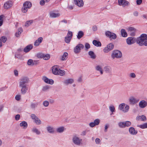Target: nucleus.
<instances>
[{
	"instance_id": "f257e3e1",
	"label": "nucleus",
	"mask_w": 147,
	"mask_h": 147,
	"mask_svg": "<svg viewBox=\"0 0 147 147\" xmlns=\"http://www.w3.org/2000/svg\"><path fill=\"white\" fill-rule=\"evenodd\" d=\"M147 35L146 34H142L140 36L136 39V38L129 37L126 40L127 44L128 45H131L134 44L136 42L140 46H147Z\"/></svg>"
},
{
	"instance_id": "f03ea898",
	"label": "nucleus",
	"mask_w": 147,
	"mask_h": 147,
	"mask_svg": "<svg viewBox=\"0 0 147 147\" xmlns=\"http://www.w3.org/2000/svg\"><path fill=\"white\" fill-rule=\"evenodd\" d=\"M29 81V79L28 77H22L20 79L19 85L28 86V84Z\"/></svg>"
},
{
	"instance_id": "7ed1b4c3",
	"label": "nucleus",
	"mask_w": 147,
	"mask_h": 147,
	"mask_svg": "<svg viewBox=\"0 0 147 147\" xmlns=\"http://www.w3.org/2000/svg\"><path fill=\"white\" fill-rule=\"evenodd\" d=\"M122 54L120 51L118 50H114L113 51L111 54V57L114 59L115 58H120L122 57Z\"/></svg>"
},
{
	"instance_id": "20e7f679",
	"label": "nucleus",
	"mask_w": 147,
	"mask_h": 147,
	"mask_svg": "<svg viewBox=\"0 0 147 147\" xmlns=\"http://www.w3.org/2000/svg\"><path fill=\"white\" fill-rule=\"evenodd\" d=\"M106 36L109 38L111 39H115L117 38V35L116 34L114 33L108 31L106 32Z\"/></svg>"
},
{
	"instance_id": "39448f33",
	"label": "nucleus",
	"mask_w": 147,
	"mask_h": 147,
	"mask_svg": "<svg viewBox=\"0 0 147 147\" xmlns=\"http://www.w3.org/2000/svg\"><path fill=\"white\" fill-rule=\"evenodd\" d=\"M84 47V45L83 44H79L74 48V52L76 54L80 52L81 50L83 49Z\"/></svg>"
},
{
	"instance_id": "423d86ee",
	"label": "nucleus",
	"mask_w": 147,
	"mask_h": 147,
	"mask_svg": "<svg viewBox=\"0 0 147 147\" xmlns=\"http://www.w3.org/2000/svg\"><path fill=\"white\" fill-rule=\"evenodd\" d=\"M114 47V45L112 43L108 44L103 49V51L105 53H107L112 50Z\"/></svg>"
},
{
	"instance_id": "0eeeda50",
	"label": "nucleus",
	"mask_w": 147,
	"mask_h": 147,
	"mask_svg": "<svg viewBox=\"0 0 147 147\" xmlns=\"http://www.w3.org/2000/svg\"><path fill=\"white\" fill-rule=\"evenodd\" d=\"M28 86L19 85L20 88V92L22 94L24 95L26 94L28 90Z\"/></svg>"
},
{
	"instance_id": "6e6552de",
	"label": "nucleus",
	"mask_w": 147,
	"mask_h": 147,
	"mask_svg": "<svg viewBox=\"0 0 147 147\" xmlns=\"http://www.w3.org/2000/svg\"><path fill=\"white\" fill-rule=\"evenodd\" d=\"M72 140L73 142L75 144L78 145H80L81 142L82 141V139H80L76 136H74L73 137Z\"/></svg>"
},
{
	"instance_id": "1a4fd4ad",
	"label": "nucleus",
	"mask_w": 147,
	"mask_h": 147,
	"mask_svg": "<svg viewBox=\"0 0 147 147\" xmlns=\"http://www.w3.org/2000/svg\"><path fill=\"white\" fill-rule=\"evenodd\" d=\"M118 2L119 5H122L123 7L128 6L129 4V2L126 0H118Z\"/></svg>"
},
{
	"instance_id": "9d476101",
	"label": "nucleus",
	"mask_w": 147,
	"mask_h": 147,
	"mask_svg": "<svg viewBox=\"0 0 147 147\" xmlns=\"http://www.w3.org/2000/svg\"><path fill=\"white\" fill-rule=\"evenodd\" d=\"M42 80L45 82L47 84L52 85L54 83V81L52 79H49L45 76H43Z\"/></svg>"
},
{
	"instance_id": "9b49d317",
	"label": "nucleus",
	"mask_w": 147,
	"mask_h": 147,
	"mask_svg": "<svg viewBox=\"0 0 147 147\" xmlns=\"http://www.w3.org/2000/svg\"><path fill=\"white\" fill-rule=\"evenodd\" d=\"M13 3L11 1H8L4 4V7L5 9H8L11 7Z\"/></svg>"
},
{
	"instance_id": "f8f14e48",
	"label": "nucleus",
	"mask_w": 147,
	"mask_h": 147,
	"mask_svg": "<svg viewBox=\"0 0 147 147\" xmlns=\"http://www.w3.org/2000/svg\"><path fill=\"white\" fill-rule=\"evenodd\" d=\"M129 101L130 104L134 105L137 103L139 100L133 97H131L129 99Z\"/></svg>"
},
{
	"instance_id": "ddd939ff",
	"label": "nucleus",
	"mask_w": 147,
	"mask_h": 147,
	"mask_svg": "<svg viewBox=\"0 0 147 147\" xmlns=\"http://www.w3.org/2000/svg\"><path fill=\"white\" fill-rule=\"evenodd\" d=\"M100 122V120L97 119H95L94 122H91L89 123V126L92 127H93L96 125H98Z\"/></svg>"
},
{
	"instance_id": "4468645a",
	"label": "nucleus",
	"mask_w": 147,
	"mask_h": 147,
	"mask_svg": "<svg viewBox=\"0 0 147 147\" xmlns=\"http://www.w3.org/2000/svg\"><path fill=\"white\" fill-rule=\"evenodd\" d=\"M75 4L79 7L83 6L84 3L83 0H74Z\"/></svg>"
},
{
	"instance_id": "2eb2a0df",
	"label": "nucleus",
	"mask_w": 147,
	"mask_h": 147,
	"mask_svg": "<svg viewBox=\"0 0 147 147\" xmlns=\"http://www.w3.org/2000/svg\"><path fill=\"white\" fill-rule=\"evenodd\" d=\"M60 14L59 13H55L53 11H51L49 13L50 17L51 18H56L60 16Z\"/></svg>"
},
{
	"instance_id": "dca6fc26",
	"label": "nucleus",
	"mask_w": 147,
	"mask_h": 147,
	"mask_svg": "<svg viewBox=\"0 0 147 147\" xmlns=\"http://www.w3.org/2000/svg\"><path fill=\"white\" fill-rule=\"evenodd\" d=\"M139 105L140 108H144L147 105V102L144 100H142L139 102Z\"/></svg>"
},
{
	"instance_id": "f3484780",
	"label": "nucleus",
	"mask_w": 147,
	"mask_h": 147,
	"mask_svg": "<svg viewBox=\"0 0 147 147\" xmlns=\"http://www.w3.org/2000/svg\"><path fill=\"white\" fill-rule=\"evenodd\" d=\"M43 40V38L42 37L39 38L38 39L36 40L34 42V45L35 46H37L39 45V44L41 43Z\"/></svg>"
},
{
	"instance_id": "a211bd4d",
	"label": "nucleus",
	"mask_w": 147,
	"mask_h": 147,
	"mask_svg": "<svg viewBox=\"0 0 147 147\" xmlns=\"http://www.w3.org/2000/svg\"><path fill=\"white\" fill-rule=\"evenodd\" d=\"M129 131L131 135H136L138 133L137 131L135 130L134 128L133 127L129 128Z\"/></svg>"
},
{
	"instance_id": "6ab92c4d",
	"label": "nucleus",
	"mask_w": 147,
	"mask_h": 147,
	"mask_svg": "<svg viewBox=\"0 0 147 147\" xmlns=\"http://www.w3.org/2000/svg\"><path fill=\"white\" fill-rule=\"evenodd\" d=\"M33 48V46L32 45H30L27 46L25 47L24 49V51L25 53H27L30 50L32 49Z\"/></svg>"
},
{
	"instance_id": "aec40b11",
	"label": "nucleus",
	"mask_w": 147,
	"mask_h": 147,
	"mask_svg": "<svg viewBox=\"0 0 147 147\" xmlns=\"http://www.w3.org/2000/svg\"><path fill=\"white\" fill-rule=\"evenodd\" d=\"M59 69H58L56 66H53L52 68V70L53 74L55 75H57L59 72Z\"/></svg>"
},
{
	"instance_id": "412c9836",
	"label": "nucleus",
	"mask_w": 147,
	"mask_h": 147,
	"mask_svg": "<svg viewBox=\"0 0 147 147\" xmlns=\"http://www.w3.org/2000/svg\"><path fill=\"white\" fill-rule=\"evenodd\" d=\"M105 71L106 73H111L112 71V69L111 67L109 66H106L104 68Z\"/></svg>"
},
{
	"instance_id": "4be33fe9",
	"label": "nucleus",
	"mask_w": 147,
	"mask_h": 147,
	"mask_svg": "<svg viewBox=\"0 0 147 147\" xmlns=\"http://www.w3.org/2000/svg\"><path fill=\"white\" fill-rule=\"evenodd\" d=\"M66 129V128L63 126H61L57 128L56 129V131L59 133L63 132Z\"/></svg>"
},
{
	"instance_id": "5701e85b",
	"label": "nucleus",
	"mask_w": 147,
	"mask_h": 147,
	"mask_svg": "<svg viewBox=\"0 0 147 147\" xmlns=\"http://www.w3.org/2000/svg\"><path fill=\"white\" fill-rule=\"evenodd\" d=\"M74 80L72 79H68L65 80L64 83L65 84L67 85L69 84H71L74 82Z\"/></svg>"
},
{
	"instance_id": "b1692460",
	"label": "nucleus",
	"mask_w": 147,
	"mask_h": 147,
	"mask_svg": "<svg viewBox=\"0 0 147 147\" xmlns=\"http://www.w3.org/2000/svg\"><path fill=\"white\" fill-rule=\"evenodd\" d=\"M20 127H23V128L25 129L27 127L28 124L25 121H23L20 123Z\"/></svg>"
},
{
	"instance_id": "393cba45",
	"label": "nucleus",
	"mask_w": 147,
	"mask_h": 147,
	"mask_svg": "<svg viewBox=\"0 0 147 147\" xmlns=\"http://www.w3.org/2000/svg\"><path fill=\"white\" fill-rule=\"evenodd\" d=\"M23 5L25 8H27L28 9L30 8L32 6L31 3L29 1H26L23 4Z\"/></svg>"
},
{
	"instance_id": "a878e982",
	"label": "nucleus",
	"mask_w": 147,
	"mask_h": 147,
	"mask_svg": "<svg viewBox=\"0 0 147 147\" xmlns=\"http://www.w3.org/2000/svg\"><path fill=\"white\" fill-rule=\"evenodd\" d=\"M136 119L138 120H141L144 121L146 120V116L144 115H142L138 116L136 117Z\"/></svg>"
},
{
	"instance_id": "bb28decb",
	"label": "nucleus",
	"mask_w": 147,
	"mask_h": 147,
	"mask_svg": "<svg viewBox=\"0 0 147 147\" xmlns=\"http://www.w3.org/2000/svg\"><path fill=\"white\" fill-rule=\"evenodd\" d=\"M93 44L96 47H100L101 46V42L99 41H97L96 40H94L92 42Z\"/></svg>"
},
{
	"instance_id": "cd10ccee",
	"label": "nucleus",
	"mask_w": 147,
	"mask_h": 147,
	"mask_svg": "<svg viewBox=\"0 0 147 147\" xmlns=\"http://www.w3.org/2000/svg\"><path fill=\"white\" fill-rule=\"evenodd\" d=\"M47 131L50 133L53 134L54 132V128L51 126H48L47 127Z\"/></svg>"
},
{
	"instance_id": "c85d7f7f",
	"label": "nucleus",
	"mask_w": 147,
	"mask_h": 147,
	"mask_svg": "<svg viewBox=\"0 0 147 147\" xmlns=\"http://www.w3.org/2000/svg\"><path fill=\"white\" fill-rule=\"evenodd\" d=\"M84 36V33L82 31H80L78 32L77 35V38L78 39H80Z\"/></svg>"
},
{
	"instance_id": "c756f323",
	"label": "nucleus",
	"mask_w": 147,
	"mask_h": 147,
	"mask_svg": "<svg viewBox=\"0 0 147 147\" xmlns=\"http://www.w3.org/2000/svg\"><path fill=\"white\" fill-rule=\"evenodd\" d=\"M23 31L22 28H19L18 29V32H16L15 34L16 36L17 37H19Z\"/></svg>"
},
{
	"instance_id": "7c9ffc66",
	"label": "nucleus",
	"mask_w": 147,
	"mask_h": 147,
	"mask_svg": "<svg viewBox=\"0 0 147 147\" xmlns=\"http://www.w3.org/2000/svg\"><path fill=\"white\" fill-rule=\"evenodd\" d=\"M121 36L124 37H126L127 36V34L124 29H122L121 31Z\"/></svg>"
},
{
	"instance_id": "2f4dec72",
	"label": "nucleus",
	"mask_w": 147,
	"mask_h": 147,
	"mask_svg": "<svg viewBox=\"0 0 147 147\" xmlns=\"http://www.w3.org/2000/svg\"><path fill=\"white\" fill-rule=\"evenodd\" d=\"M68 53L67 52H64L61 57V59L62 61L66 60L68 57Z\"/></svg>"
},
{
	"instance_id": "473e14b6",
	"label": "nucleus",
	"mask_w": 147,
	"mask_h": 147,
	"mask_svg": "<svg viewBox=\"0 0 147 147\" xmlns=\"http://www.w3.org/2000/svg\"><path fill=\"white\" fill-rule=\"evenodd\" d=\"M39 104V103L38 102L35 103L31 102L30 104V107L32 109H34L37 107Z\"/></svg>"
},
{
	"instance_id": "72a5a7b5",
	"label": "nucleus",
	"mask_w": 147,
	"mask_h": 147,
	"mask_svg": "<svg viewBox=\"0 0 147 147\" xmlns=\"http://www.w3.org/2000/svg\"><path fill=\"white\" fill-rule=\"evenodd\" d=\"M96 70L97 71H99L100 72V74L102 75L103 74V71L102 69L100 66L98 65L96 66L95 67Z\"/></svg>"
},
{
	"instance_id": "f704fd0d",
	"label": "nucleus",
	"mask_w": 147,
	"mask_h": 147,
	"mask_svg": "<svg viewBox=\"0 0 147 147\" xmlns=\"http://www.w3.org/2000/svg\"><path fill=\"white\" fill-rule=\"evenodd\" d=\"M32 131L37 135H39L41 133L40 131L36 127L33 128L32 129Z\"/></svg>"
},
{
	"instance_id": "c9c22d12",
	"label": "nucleus",
	"mask_w": 147,
	"mask_h": 147,
	"mask_svg": "<svg viewBox=\"0 0 147 147\" xmlns=\"http://www.w3.org/2000/svg\"><path fill=\"white\" fill-rule=\"evenodd\" d=\"M89 55L90 56V57L92 59H95L96 58V55L94 52L92 51H89L88 52Z\"/></svg>"
},
{
	"instance_id": "e433bc0d",
	"label": "nucleus",
	"mask_w": 147,
	"mask_h": 147,
	"mask_svg": "<svg viewBox=\"0 0 147 147\" xmlns=\"http://www.w3.org/2000/svg\"><path fill=\"white\" fill-rule=\"evenodd\" d=\"M59 71L58 73L57 74V75H59L61 76H63L65 74V71L63 70H61L59 69Z\"/></svg>"
},
{
	"instance_id": "4c0bfd02",
	"label": "nucleus",
	"mask_w": 147,
	"mask_h": 147,
	"mask_svg": "<svg viewBox=\"0 0 147 147\" xmlns=\"http://www.w3.org/2000/svg\"><path fill=\"white\" fill-rule=\"evenodd\" d=\"M138 127L143 129L147 128V123H145L142 125H138Z\"/></svg>"
},
{
	"instance_id": "58836bf2",
	"label": "nucleus",
	"mask_w": 147,
	"mask_h": 147,
	"mask_svg": "<svg viewBox=\"0 0 147 147\" xmlns=\"http://www.w3.org/2000/svg\"><path fill=\"white\" fill-rule=\"evenodd\" d=\"M33 22L32 20H30L26 21L25 23V26L26 27L28 26L33 23Z\"/></svg>"
},
{
	"instance_id": "ea45409f",
	"label": "nucleus",
	"mask_w": 147,
	"mask_h": 147,
	"mask_svg": "<svg viewBox=\"0 0 147 147\" xmlns=\"http://www.w3.org/2000/svg\"><path fill=\"white\" fill-rule=\"evenodd\" d=\"M27 64L28 65L31 66H33L34 65L33 60L31 59H29L28 60Z\"/></svg>"
},
{
	"instance_id": "a19ab883",
	"label": "nucleus",
	"mask_w": 147,
	"mask_h": 147,
	"mask_svg": "<svg viewBox=\"0 0 147 147\" xmlns=\"http://www.w3.org/2000/svg\"><path fill=\"white\" fill-rule=\"evenodd\" d=\"M50 55L49 54H44L43 59L45 60H48L49 59Z\"/></svg>"
},
{
	"instance_id": "79ce46f5",
	"label": "nucleus",
	"mask_w": 147,
	"mask_h": 147,
	"mask_svg": "<svg viewBox=\"0 0 147 147\" xmlns=\"http://www.w3.org/2000/svg\"><path fill=\"white\" fill-rule=\"evenodd\" d=\"M0 40L3 43H4L7 40V38L6 36H2L0 37Z\"/></svg>"
},
{
	"instance_id": "37998d69",
	"label": "nucleus",
	"mask_w": 147,
	"mask_h": 147,
	"mask_svg": "<svg viewBox=\"0 0 147 147\" xmlns=\"http://www.w3.org/2000/svg\"><path fill=\"white\" fill-rule=\"evenodd\" d=\"M125 105V103H122L120 104L119 105V109L121 110H122Z\"/></svg>"
},
{
	"instance_id": "c03bdc74",
	"label": "nucleus",
	"mask_w": 147,
	"mask_h": 147,
	"mask_svg": "<svg viewBox=\"0 0 147 147\" xmlns=\"http://www.w3.org/2000/svg\"><path fill=\"white\" fill-rule=\"evenodd\" d=\"M124 123L125 127H128L130 126L131 124V122L129 121L124 122Z\"/></svg>"
},
{
	"instance_id": "a18cd8bd",
	"label": "nucleus",
	"mask_w": 147,
	"mask_h": 147,
	"mask_svg": "<svg viewBox=\"0 0 147 147\" xmlns=\"http://www.w3.org/2000/svg\"><path fill=\"white\" fill-rule=\"evenodd\" d=\"M34 122L38 125H40L41 122L40 120L37 117L36 119L34 120Z\"/></svg>"
},
{
	"instance_id": "49530a36",
	"label": "nucleus",
	"mask_w": 147,
	"mask_h": 147,
	"mask_svg": "<svg viewBox=\"0 0 147 147\" xmlns=\"http://www.w3.org/2000/svg\"><path fill=\"white\" fill-rule=\"evenodd\" d=\"M124 122H119L118 123L119 127L121 128H125Z\"/></svg>"
},
{
	"instance_id": "de8ad7c7",
	"label": "nucleus",
	"mask_w": 147,
	"mask_h": 147,
	"mask_svg": "<svg viewBox=\"0 0 147 147\" xmlns=\"http://www.w3.org/2000/svg\"><path fill=\"white\" fill-rule=\"evenodd\" d=\"M50 88V86L48 85H46L43 87L42 90L45 91L48 90Z\"/></svg>"
},
{
	"instance_id": "09e8293b",
	"label": "nucleus",
	"mask_w": 147,
	"mask_h": 147,
	"mask_svg": "<svg viewBox=\"0 0 147 147\" xmlns=\"http://www.w3.org/2000/svg\"><path fill=\"white\" fill-rule=\"evenodd\" d=\"M71 38H69V37L66 36L65 38V41L67 43H69L70 41Z\"/></svg>"
},
{
	"instance_id": "8fccbe9b",
	"label": "nucleus",
	"mask_w": 147,
	"mask_h": 147,
	"mask_svg": "<svg viewBox=\"0 0 147 147\" xmlns=\"http://www.w3.org/2000/svg\"><path fill=\"white\" fill-rule=\"evenodd\" d=\"M44 54L42 53H39L37 54V57L38 58H43Z\"/></svg>"
},
{
	"instance_id": "3c124183",
	"label": "nucleus",
	"mask_w": 147,
	"mask_h": 147,
	"mask_svg": "<svg viewBox=\"0 0 147 147\" xmlns=\"http://www.w3.org/2000/svg\"><path fill=\"white\" fill-rule=\"evenodd\" d=\"M49 105V102L48 101L45 100L43 102V105L45 107H47Z\"/></svg>"
},
{
	"instance_id": "603ef678",
	"label": "nucleus",
	"mask_w": 147,
	"mask_h": 147,
	"mask_svg": "<svg viewBox=\"0 0 147 147\" xmlns=\"http://www.w3.org/2000/svg\"><path fill=\"white\" fill-rule=\"evenodd\" d=\"M72 32L71 31H68L67 36L68 37H69V38H71L72 37Z\"/></svg>"
},
{
	"instance_id": "864d4df0",
	"label": "nucleus",
	"mask_w": 147,
	"mask_h": 147,
	"mask_svg": "<svg viewBox=\"0 0 147 147\" xmlns=\"http://www.w3.org/2000/svg\"><path fill=\"white\" fill-rule=\"evenodd\" d=\"M15 98L16 100L19 101L21 99V95L19 94H17Z\"/></svg>"
},
{
	"instance_id": "5fc2aeb1",
	"label": "nucleus",
	"mask_w": 147,
	"mask_h": 147,
	"mask_svg": "<svg viewBox=\"0 0 147 147\" xmlns=\"http://www.w3.org/2000/svg\"><path fill=\"white\" fill-rule=\"evenodd\" d=\"M85 47L86 50L89 49L90 48V44L88 43H85Z\"/></svg>"
},
{
	"instance_id": "6e6d98bb",
	"label": "nucleus",
	"mask_w": 147,
	"mask_h": 147,
	"mask_svg": "<svg viewBox=\"0 0 147 147\" xmlns=\"http://www.w3.org/2000/svg\"><path fill=\"white\" fill-rule=\"evenodd\" d=\"M3 15L0 16V26L2 25L3 24V21L2 19L3 18Z\"/></svg>"
},
{
	"instance_id": "4d7b16f0",
	"label": "nucleus",
	"mask_w": 147,
	"mask_h": 147,
	"mask_svg": "<svg viewBox=\"0 0 147 147\" xmlns=\"http://www.w3.org/2000/svg\"><path fill=\"white\" fill-rule=\"evenodd\" d=\"M135 30H136V29L133 27H129L128 29V32L134 31Z\"/></svg>"
},
{
	"instance_id": "13d9d810",
	"label": "nucleus",
	"mask_w": 147,
	"mask_h": 147,
	"mask_svg": "<svg viewBox=\"0 0 147 147\" xmlns=\"http://www.w3.org/2000/svg\"><path fill=\"white\" fill-rule=\"evenodd\" d=\"M28 8H25L24 6L23 5V7L22 8V10L24 13H26L27 12Z\"/></svg>"
},
{
	"instance_id": "bf43d9fd",
	"label": "nucleus",
	"mask_w": 147,
	"mask_h": 147,
	"mask_svg": "<svg viewBox=\"0 0 147 147\" xmlns=\"http://www.w3.org/2000/svg\"><path fill=\"white\" fill-rule=\"evenodd\" d=\"M130 77L132 78H135L136 77V75L134 73H131L129 74Z\"/></svg>"
},
{
	"instance_id": "052dcab7",
	"label": "nucleus",
	"mask_w": 147,
	"mask_h": 147,
	"mask_svg": "<svg viewBox=\"0 0 147 147\" xmlns=\"http://www.w3.org/2000/svg\"><path fill=\"white\" fill-rule=\"evenodd\" d=\"M136 31V30H135L134 31L128 32L129 34L131 36H134L135 34Z\"/></svg>"
},
{
	"instance_id": "680f3d73",
	"label": "nucleus",
	"mask_w": 147,
	"mask_h": 147,
	"mask_svg": "<svg viewBox=\"0 0 147 147\" xmlns=\"http://www.w3.org/2000/svg\"><path fill=\"white\" fill-rule=\"evenodd\" d=\"M95 142L96 144H99L100 142V140L99 138H97L95 139Z\"/></svg>"
},
{
	"instance_id": "e2e57ef3",
	"label": "nucleus",
	"mask_w": 147,
	"mask_h": 147,
	"mask_svg": "<svg viewBox=\"0 0 147 147\" xmlns=\"http://www.w3.org/2000/svg\"><path fill=\"white\" fill-rule=\"evenodd\" d=\"M109 125L108 124H106L105 127V129H104V131L105 132H106L107 131V129L109 127Z\"/></svg>"
},
{
	"instance_id": "0e129e2a",
	"label": "nucleus",
	"mask_w": 147,
	"mask_h": 147,
	"mask_svg": "<svg viewBox=\"0 0 147 147\" xmlns=\"http://www.w3.org/2000/svg\"><path fill=\"white\" fill-rule=\"evenodd\" d=\"M20 117V115L19 114H17L16 115L15 117V119L16 120L18 121V120Z\"/></svg>"
},
{
	"instance_id": "69168bd1",
	"label": "nucleus",
	"mask_w": 147,
	"mask_h": 147,
	"mask_svg": "<svg viewBox=\"0 0 147 147\" xmlns=\"http://www.w3.org/2000/svg\"><path fill=\"white\" fill-rule=\"evenodd\" d=\"M142 2V0H137L136 3L138 5H140Z\"/></svg>"
},
{
	"instance_id": "338daca9",
	"label": "nucleus",
	"mask_w": 147,
	"mask_h": 147,
	"mask_svg": "<svg viewBox=\"0 0 147 147\" xmlns=\"http://www.w3.org/2000/svg\"><path fill=\"white\" fill-rule=\"evenodd\" d=\"M110 110L113 111L115 110V108L113 106H110L109 107Z\"/></svg>"
},
{
	"instance_id": "774afa93",
	"label": "nucleus",
	"mask_w": 147,
	"mask_h": 147,
	"mask_svg": "<svg viewBox=\"0 0 147 147\" xmlns=\"http://www.w3.org/2000/svg\"><path fill=\"white\" fill-rule=\"evenodd\" d=\"M45 1L44 0H41L40 1V4L41 5H45Z\"/></svg>"
}]
</instances>
